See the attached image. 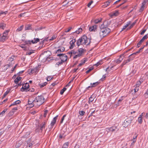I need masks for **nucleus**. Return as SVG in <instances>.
<instances>
[{"label": "nucleus", "mask_w": 148, "mask_h": 148, "mask_svg": "<svg viewBox=\"0 0 148 148\" xmlns=\"http://www.w3.org/2000/svg\"><path fill=\"white\" fill-rule=\"evenodd\" d=\"M106 22H105L100 27L99 36L101 38L107 36L111 32V30L106 26Z\"/></svg>", "instance_id": "1"}, {"label": "nucleus", "mask_w": 148, "mask_h": 148, "mask_svg": "<svg viewBox=\"0 0 148 148\" xmlns=\"http://www.w3.org/2000/svg\"><path fill=\"white\" fill-rule=\"evenodd\" d=\"M87 39L86 35H84L77 41L76 44L77 46L79 47L81 45H86L88 42Z\"/></svg>", "instance_id": "2"}, {"label": "nucleus", "mask_w": 148, "mask_h": 148, "mask_svg": "<svg viewBox=\"0 0 148 148\" xmlns=\"http://www.w3.org/2000/svg\"><path fill=\"white\" fill-rule=\"evenodd\" d=\"M45 98L42 95L38 96L34 100V102L36 103L37 106H39L44 102Z\"/></svg>", "instance_id": "3"}, {"label": "nucleus", "mask_w": 148, "mask_h": 148, "mask_svg": "<svg viewBox=\"0 0 148 148\" xmlns=\"http://www.w3.org/2000/svg\"><path fill=\"white\" fill-rule=\"evenodd\" d=\"M134 119V117L132 116H131L126 119L124 121L123 125L125 127H126L131 122V121Z\"/></svg>", "instance_id": "4"}, {"label": "nucleus", "mask_w": 148, "mask_h": 148, "mask_svg": "<svg viewBox=\"0 0 148 148\" xmlns=\"http://www.w3.org/2000/svg\"><path fill=\"white\" fill-rule=\"evenodd\" d=\"M58 115H57L55 117H54L53 118L52 121H51L50 125L48 126V128L47 129H48L49 131H50L53 127L54 126V125L56 123V120L57 119V118L58 117Z\"/></svg>", "instance_id": "5"}, {"label": "nucleus", "mask_w": 148, "mask_h": 148, "mask_svg": "<svg viewBox=\"0 0 148 148\" xmlns=\"http://www.w3.org/2000/svg\"><path fill=\"white\" fill-rule=\"evenodd\" d=\"M10 31V30H6L3 33V35H2V38L0 39L1 42H4L8 39L7 36Z\"/></svg>", "instance_id": "6"}, {"label": "nucleus", "mask_w": 148, "mask_h": 148, "mask_svg": "<svg viewBox=\"0 0 148 148\" xmlns=\"http://www.w3.org/2000/svg\"><path fill=\"white\" fill-rule=\"evenodd\" d=\"M34 40H32L31 41L29 40L27 41H25V44L28 45L29 44L30 45L32 43L33 44H35L37 43L38 42H39L40 41V39L38 38H34Z\"/></svg>", "instance_id": "7"}, {"label": "nucleus", "mask_w": 148, "mask_h": 148, "mask_svg": "<svg viewBox=\"0 0 148 148\" xmlns=\"http://www.w3.org/2000/svg\"><path fill=\"white\" fill-rule=\"evenodd\" d=\"M148 34L145 35L140 40V41L137 44L136 47L138 48L139 47L141 44L142 43L145 39H147L148 38Z\"/></svg>", "instance_id": "8"}, {"label": "nucleus", "mask_w": 148, "mask_h": 148, "mask_svg": "<svg viewBox=\"0 0 148 148\" xmlns=\"http://www.w3.org/2000/svg\"><path fill=\"white\" fill-rule=\"evenodd\" d=\"M29 87V83H26V84H24L23 85V87L21 88V90L22 92L27 91V89Z\"/></svg>", "instance_id": "9"}, {"label": "nucleus", "mask_w": 148, "mask_h": 148, "mask_svg": "<svg viewBox=\"0 0 148 148\" xmlns=\"http://www.w3.org/2000/svg\"><path fill=\"white\" fill-rule=\"evenodd\" d=\"M49 57L45 55L44 54H41L39 57V59L43 62H45L47 60Z\"/></svg>", "instance_id": "10"}, {"label": "nucleus", "mask_w": 148, "mask_h": 148, "mask_svg": "<svg viewBox=\"0 0 148 148\" xmlns=\"http://www.w3.org/2000/svg\"><path fill=\"white\" fill-rule=\"evenodd\" d=\"M118 125L116 124H115L114 126L109 128L110 131L112 132L117 131L119 129L118 127Z\"/></svg>", "instance_id": "11"}, {"label": "nucleus", "mask_w": 148, "mask_h": 148, "mask_svg": "<svg viewBox=\"0 0 148 148\" xmlns=\"http://www.w3.org/2000/svg\"><path fill=\"white\" fill-rule=\"evenodd\" d=\"M27 143L26 148H32V145L34 144L33 142H31L30 139H29L26 141Z\"/></svg>", "instance_id": "12"}, {"label": "nucleus", "mask_w": 148, "mask_h": 148, "mask_svg": "<svg viewBox=\"0 0 148 148\" xmlns=\"http://www.w3.org/2000/svg\"><path fill=\"white\" fill-rule=\"evenodd\" d=\"M67 56L65 55V54H63L62 56H60L61 61L64 62L66 61L67 59Z\"/></svg>", "instance_id": "13"}, {"label": "nucleus", "mask_w": 148, "mask_h": 148, "mask_svg": "<svg viewBox=\"0 0 148 148\" xmlns=\"http://www.w3.org/2000/svg\"><path fill=\"white\" fill-rule=\"evenodd\" d=\"M46 124V123L45 121H44L40 124L39 127H40V130L42 132L43 129H45V125Z\"/></svg>", "instance_id": "14"}, {"label": "nucleus", "mask_w": 148, "mask_h": 148, "mask_svg": "<svg viewBox=\"0 0 148 148\" xmlns=\"http://www.w3.org/2000/svg\"><path fill=\"white\" fill-rule=\"evenodd\" d=\"M76 42L75 39H73L72 40H71L70 42V46L69 47L70 49H72L73 48V47L75 46V43Z\"/></svg>", "instance_id": "15"}, {"label": "nucleus", "mask_w": 148, "mask_h": 148, "mask_svg": "<svg viewBox=\"0 0 148 148\" xmlns=\"http://www.w3.org/2000/svg\"><path fill=\"white\" fill-rule=\"evenodd\" d=\"M97 26L95 25L90 27L89 28V31L90 32H95L97 31Z\"/></svg>", "instance_id": "16"}, {"label": "nucleus", "mask_w": 148, "mask_h": 148, "mask_svg": "<svg viewBox=\"0 0 148 148\" xmlns=\"http://www.w3.org/2000/svg\"><path fill=\"white\" fill-rule=\"evenodd\" d=\"M124 54H123L120 56L119 58L115 61V62L117 64L120 63L123 60V58H121L122 56L124 57Z\"/></svg>", "instance_id": "17"}, {"label": "nucleus", "mask_w": 148, "mask_h": 148, "mask_svg": "<svg viewBox=\"0 0 148 148\" xmlns=\"http://www.w3.org/2000/svg\"><path fill=\"white\" fill-rule=\"evenodd\" d=\"M111 1L108 0L104 3V4L102 6V8H105L107 7V6H108L110 5Z\"/></svg>", "instance_id": "18"}, {"label": "nucleus", "mask_w": 148, "mask_h": 148, "mask_svg": "<svg viewBox=\"0 0 148 148\" xmlns=\"http://www.w3.org/2000/svg\"><path fill=\"white\" fill-rule=\"evenodd\" d=\"M65 48L64 47H62L60 49H59L56 51V53H58L60 52L64 51L65 50Z\"/></svg>", "instance_id": "19"}, {"label": "nucleus", "mask_w": 148, "mask_h": 148, "mask_svg": "<svg viewBox=\"0 0 148 148\" xmlns=\"http://www.w3.org/2000/svg\"><path fill=\"white\" fill-rule=\"evenodd\" d=\"M84 49L82 48H81L78 50L79 55L81 56L84 52Z\"/></svg>", "instance_id": "20"}, {"label": "nucleus", "mask_w": 148, "mask_h": 148, "mask_svg": "<svg viewBox=\"0 0 148 148\" xmlns=\"http://www.w3.org/2000/svg\"><path fill=\"white\" fill-rule=\"evenodd\" d=\"M22 78L21 77H18L14 79V82L15 84H18V82L21 80Z\"/></svg>", "instance_id": "21"}, {"label": "nucleus", "mask_w": 148, "mask_h": 148, "mask_svg": "<svg viewBox=\"0 0 148 148\" xmlns=\"http://www.w3.org/2000/svg\"><path fill=\"white\" fill-rule=\"evenodd\" d=\"M32 29L31 25L30 24H27L25 26V30H29Z\"/></svg>", "instance_id": "22"}, {"label": "nucleus", "mask_w": 148, "mask_h": 148, "mask_svg": "<svg viewBox=\"0 0 148 148\" xmlns=\"http://www.w3.org/2000/svg\"><path fill=\"white\" fill-rule=\"evenodd\" d=\"M37 70L38 67H36L33 69H31L30 72L31 73H36L37 71Z\"/></svg>", "instance_id": "23"}, {"label": "nucleus", "mask_w": 148, "mask_h": 148, "mask_svg": "<svg viewBox=\"0 0 148 148\" xmlns=\"http://www.w3.org/2000/svg\"><path fill=\"white\" fill-rule=\"evenodd\" d=\"M5 27L6 24L3 23H0V28L2 29H4Z\"/></svg>", "instance_id": "24"}, {"label": "nucleus", "mask_w": 148, "mask_h": 148, "mask_svg": "<svg viewBox=\"0 0 148 148\" xmlns=\"http://www.w3.org/2000/svg\"><path fill=\"white\" fill-rule=\"evenodd\" d=\"M142 5L141 6L140 8L139 9V11L140 12H142L144 10L145 8V4H143L142 3Z\"/></svg>", "instance_id": "25"}, {"label": "nucleus", "mask_w": 148, "mask_h": 148, "mask_svg": "<svg viewBox=\"0 0 148 148\" xmlns=\"http://www.w3.org/2000/svg\"><path fill=\"white\" fill-rule=\"evenodd\" d=\"M66 136V135H64V133H62V132L60 134H59V137L60 139H61L62 138H64Z\"/></svg>", "instance_id": "26"}, {"label": "nucleus", "mask_w": 148, "mask_h": 148, "mask_svg": "<svg viewBox=\"0 0 148 148\" xmlns=\"http://www.w3.org/2000/svg\"><path fill=\"white\" fill-rule=\"evenodd\" d=\"M69 143V142H67L64 143L62 148H67L68 147Z\"/></svg>", "instance_id": "27"}, {"label": "nucleus", "mask_w": 148, "mask_h": 148, "mask_svg": "<svg viewBox=\"0 0 148 148\" xmlns=\"http://www.w3.org/2000/svg\"><path fill=\"white\" fill-rule=\"evenodd\" d=\"M110 131L109 128H107L103 131V133L104 132V134H108L109 132Z\"/></svg>", "instance_id": "28"}, {"label": "nucleus", "mask_w": 148, "mask_h": 148, "mask_svg": "<svg viewBox=\"0 0 148 148\" xmlns=\"http://www.w3.org/2000/svg\"><path fill=\"white\" fill-rule=\"evenodd\" d=\"M47 84V82H45L43 83H39L38 84V86H40V88H42L43 87L45 86H46V85Z\"/></svg>", "instance_id": "29"}, {"label": "nucleus", "mask_w": 148, "mask_h": 148, "mask_svg": "<svg viewBox=\"0 0 148 148\" xmlns=\"http://www.w3.org/2000/svg\"><path fill=\"white\" fill-rule=\"evenodd\" d=\"M82 31V29L81 28H79L78 29V30L75 31V32H73V33H76L77 34H79L80 32H81Z\"/></svg>", "instance_id": "30"}, {"label": "nucleus", "mask_w": 148, "mask_h": 148, "mask_svg": "<svg viewBox=\"0 0 148 148\" xmlns=\"http://www.w3.org/2000/svg\"><path fill=\"white\" fill-rule=\"evenodd\" d=\"M142 114L140 115V116L138 118V122L140 124L142 123Z\"/></svg>", "instance_id": "31"}, {"label": "nucleus", "mask_w": 148, "mask_h": 148, "mask_svg": "<svg viewBox=\"0 0 148 148\" xmlns=\"http://www.w3.org/2000/svg\"><path fill=\"white\" fill-rule=\"evenodd\" d=\"M15 112V111L11 110L8 113V115L9 117L12 116Z\"/></svg>", "instance_id": "32"}, {"label": "nucleus", "mask_w": 148, "mask_h": 148, "mask_svg": "<svg viewBox=\"0 0 148 148\" xmlns=\"http://www.w3.org/2000/svg\"><path fill=\"white\" fill-rule=\"evenodd\" d=\"M94 97V96L93 95H92L90 97L88 101V102L90 103V102H92L93 101L94 99V98H93Z\"/></svg>", "instance_id": "33"}, {"label": "nucleus", "mask_w": 148, "mask_h": 148, "mask_svg": "<svg viewBox=\"0 0 148 148\" xmlns=\"http://www.w3.org/2000/svg\"><path fill=\"white\" fill-rule=\"evenodd\" d=\"M86 61V59H84V60H82L81 61V62L80 63L79 65H78V66H81L83 64H84Z\"/></svg>", "instance_id": "34"}, {"label": "nucleus", "mask_w": 148, "mask_h": 148, "mask_svg": "<svg viewBox=\"0 0 148 148\" xmlns=\"http://www.w3.org/2000/svg\"><path fill=\"white\" fill-rule=\"evenodd\" d=\"M99 82H95L93 83H91L90 85H91L92 86H93V87H95L97 85H98V84H99Z\"/></svg>", "instance_id": "35"}, {"label": "nucleus", "mask_w": 148, "mask_h": 148, "mask_svg": "<svg viewBox=\"0 0 148 148\" xmlns=\"http://www.w3.org/2000/svg\"><path fill=\"white\" fill-rule=\"evenodd\" d=\"M7 109L4 110L1 112L0 113V116H3L5 114V112L7 111Z\"/></svg>", "instance_id": "36"}, {"label": "nucleus", "mask_w": 148, "mask_h": 148, "mask_svg": "<svg viewBox=\"0 0 148 148\" xmlns=\"http://www.w3.org/2000/svg\"><path fill=\"white\" fill-rule=\"evenodd\" d=\"M23 27V25H22L20 27H18L16 30V31L18 32L21 31L22 30Z\"/></svg>", "instance_id": "37"}, {"label": "nucleus", "mask_w": 148, "mask_h": 148, "mask_svg": "<svg viewBox=\"0 0 148 148\" xmlns=\"http://www.w3.org/2000/svg\"><path fill=\"white\" fill-rule=\"evenodd\" d=\"M63 63V62H62V61H61L60 62H58L55 64V66H56V67H58L59 65H61Z\"/></svg>", "instance_id": "38"}, {"label": "nucleus", "mask_w": 148, "mask_h": 148, "mask_svg": "<svg viewBox=\"0 0 148 148\" xmlns=\"http://www.w3.org/2000/svg\"><path fill=\"white\" fill-rule=\"evenodd\" d=\"M66 88L65 87L64 88L62 89L60 91V93L61 95H62L64 92L66 90Z\"/></svg>", "instance_id": "39"}, {"label": "nucleus", "mask_w": 148, "mask_h": 148, "mask_svg": "<svg viewBox=\"0 0 148 148\" xmlns=\"http://www.w3.org/2000/svg\"><path fill=\"white\" fill-rule=\"evenodd\" d=\"M128 58H129L128 59H127V60H125V61L127 63L130 62L131 60H133L134 58V57H133L132 58L130 57H128Z\"/></svg>", "instance_id": "40"}, {"label": "nucleus", "mask_w": 148, "mask_h": 148, "mask_svg": "<svg viewBox=\"0 0 148 148\" xmlns=\"http://www.w3.org/2000/svg\"><path fill=\"white\" fill-rule=\"evenodd\" d=\"M119 14L118 11H116L115 12H114L112 14V16H117Z\"/></svg>", "instance_id": "41"}, {"label": "nucleus", "mask_w": 148, "mask_h": 148, "mask_svg": "<svg viewBox=\"0 0 148 148\" xmlns=\"http://www.w3.org/2000/svg\"><path fill=\"white\" fill-rule=\"evenodd\" d=\"M101 18L100 19H95L94 21V22L95 23L97 24V23L100 22H101Z\"/></svg>", "instance_id": "42"}, {"label": "nucleus", "mask_w": 148, "mask_h": 148, "mask_svg": "<svg viewBox=\"0 0 148 148\" xmlns=\"http://www.w3.org/2000/svg\"><path fill=\"white\" fill-rule=\"evenodd\" d=\"M143 81H142V82H141V81H138L136 83V86L138 87L140 85L141 83H142Z\"/></svg>", "instance_id": "43"}, {"label": "nucleus", "mask_w": 148, "mask_h": 148, "mask_svg": "<svg viewBox=\"0 0 148 148\" xmlns=\"http://www.w3.org/2000/svg\"><path fill=\"white\" fill-rule=\"evenodd\" d=\"M137 137V135H136L135 136H134L133 137V139L132 140L133 141V143H135L136 141V138Z\"/></svg>", "instance_id": "44"}, {"label": "nucleus", "mask_w": 148, "mask_h": 148, "mask_svg": "<svg viewBox=\"0 0 148 148\" xmlns=\"http://www.w3.org/2000/svg\"><path fill=\"white\" fill-rule=\"evenodd\" d=\"M94 69V68L93 67H92L90 68L88 70L86 71V74L88 73L89 72H90L92 70Z\"/></svg>", "instance_id": "45"}, {"label": "nucleus", "mask_w": 148, "mask_h": 148, "mask_svg": "<svg viewBox=\"0 0 148 148\" xmlns=\"http://www.w3.org/2000/svg\"><path fill=\"white\" fill-rule=\"evenodd\" d=\"M8 13L7 11H5V12H3V11H1L0 12V15H1L2 14H4V15H5Z\"/></svg>", "instance_id": "46"}, {"label": "nucleus", "mask_w": 148, "mask_h": 148, "mask_svg": "<svg viewBox=\"0 0 148 148\" xmlns=\"http://www.w3.org/2000/svg\"><path fill=\"white\" fill-rule=\"evenodd\" d=\"M79 113L80 115L83 116L85 113V112L83 111H79Z\"/></svg>", "instance_id": "47"}, {"label": "nucleus", "mask_w": 148, "mask_h": 148, "mask_svg": "<svg viewBox=\"0 0 148 148\" xmlns=\"http://www.w3.org/2000/svg\"><path fill=\"white\" fill-rule=\"evenodd\" d=\"M101 62H97L96 64H94V66H96V67H97L98 66H99V65L101 64Z\"/></svg>", "instance_id": "48"}, {"label": "nucleus", "mask_w": 148, "mask_h": 148, "mask_svg": "<svg viewBox=\"0 0 148 148\" xmlns=\"http://www.w3.org/2000/svg\"><path fill=\"white\" fill-rule=\"evenodd\" d=\"M29 105V107L31 108L33 107L34 105H36V103H32Z\"/></svg>", "instance_id": "49"}, {"label": "nucleus", "mask_w": 148, "mask_h": 148, "mask_svg": "<svg viewBox=\"0 0 148 148\" xmlns=\"http://www.w3.org/2000/svg\"><path fill=\"white\" fill-rule=\"evenodd\" d=\"M10 90H7L4 94L3 98L9 92Z\"/></svg>", "instance_id": "50"}, {"label": "nucleus", "mask_w": 148, "mask_h": 148, "mask_svg": "<svg viewBox=\"0 0 148 148\" xmlns=\"http://www.w3.org/2000/svg\"><path fill=\"white\" fill-rule=\"evenodd\" d=\"M124 1V2L123 3L121 4H120V5H119L117 6L116 8H118L120 6L123 5V4H124V3L126 2V1L127 0H123Z\"/></svg>", "instance_id": "51"}, {"label": "nucleus", "mask_w": 148, "mask_h": 148, "mask_svg": "<svg viewBox=\"0 0 148 148\" xmlns=\"http://www.w3.org/2000/svg\"><path fill=\"white\" fill-rule=\"evenodd\" d=\"M53 77H52L51 76H48L47 79V80L48 81H50Z\"/></svg>", "instance_id": "52"}, {"label": "nucleus", "mask_w": 148, "mask_h": 148, "mask_svg": "<svg viewBox=\"0 0 148 148\" xmlns=\"http://www.w3.org/2000/svg\"><path fill=\"white\" fill-rule=\"evenodd\" d=\"M136 23V22H135L132 23V24L130 25V26L129 27V29H131L132 28L133 26L135 25V24Z\"/></svg>", "instance_id": "53"}, {"label": "nucleus", "mask_w": 148, "mask_h": 148, "mask_svg": "<svg viewBox=\"0 0 148 148\" xmlns=\"http://www.w3.org/2000/svg\"><path fill=\"white\" fill-rule=\"evenodd\" d=\"M127 63H126V62L125 61V60L123 62L122 64H121V67H122L124 65L126 64Z\"/></svg>", "instance_id": "54"}, {"label": "nucleus", "mask_w": 148, "mask_h": 148, "mask_svg": "<svg viewBox=\"0 0 148 148\" xmlns=\"http://www.w3.org/2000/svg\"><path fill=\"white\" fill-rule=\"evenodd\" d=\"M48 38H45V39H44L42 41V43L43 44L45 41H47L48 42V41L49 39H48Z\"/></svg>", "instance_id": "55"}, {"label": "nucleus", "mask_w": 148, "mask_h": 148, "mask_svg": "<svg viewBox=\"0 0 148 148\" xmlns=\"http://www.w3.org/2000/svg\"><path fill=\"white\" fill-rule=\"evenodd\" d=\"M81 56L79 55V54L78 53L77 54L75 55V56L73 57V59H75L77 58L78 57H80Z\"/></svg>", "instance_id": "56"}, {"label": "nucleus", "mask_w": 148, "mask_h": 148, "mask_svg": "<svg viewBox=\"0 0 148 148\" xmlns=\"http://www.w3.org/2000/svg\"><path fill=\"white\" fill-rule=\"evenodd\" d=\"M66 116V115H64L63 116L60 121V123H62L63 122V121L64 120V118Z\"/></svg>", "instance_id": "57"}, {"label": "nucleus", "mask_w": 148, "mask_h": 148, "mask_svg": "<svg viewBox=\"0 0 148 148\" xmlns=\"http://www.w3.org/2000/svg\"><path fill=\"white\" fill-rule=\"evenodd\" d=\"M21 144L19 143H17L15 145V147L16 148H18L21 146Z\"/></svg>", "instance_id": "58"}, {"label": "nucleus", "mask_w": 148, "mask_h": 148, "mask_svg": "<svg viewBox=\"0 0 148 148\" xmlns=\"http://www.w3.org/2000/svg\"><path fill=\"white\" fill-rule=\"evenodd\" d=\"M138 90V87L136 86V87L135 88V89H134V92H137Z\"/></svg>", "instance_id": "59"}, {"label": "nucleus", "mask_w": 148, "mask_h": 148, "mask_svg": "<svg viewBox=\"0 0 148 148\" xmlns=\"http://www.w3.org/2000/svg\"><path fill=\"white\" fill-rule=\"evenodd\" d=\"M21 103V101L19 100H18L15 101V103L16 105L19 104Z\"/></svg>", "instance_id": "60"}, {"label": "nucleus", "mask_w": 148, "mask_h": 148, "mask_svg": "<svg viewBox=\"0 0 148 148\" xmlns=\"http://www.w3.org/2000/svg\"><path fill=\"white\" fill-rule=\"evenodd\" d=\"M93 87V86H89L87 87L86 89L85 90H89L90 88H92Z\"/></svg>", "instance_id": "61"}, {"label": "nucleus", "mask_w": 148, "mask_h": 148, "mask_svg": "<svg viewBox=\"0 0 148 148\" xmlns=\"http://www.w3.org/2000/svg\"><path fill=\"white\" fill-rule=\"evenodd\" d=\"M146 29H143L142 32L140 33V34L141 35H143L145 33V32L146 31Z\"/></svg>", "instance_id": "62"}, {"label": "nucleus", "mask_w": 148, "mask_h": 148, "mask_svg": "<svg viewBox=\"0 0 148 148\" xmlns=\"http://www.w3.org/2000/svg\"><path fill=\"white\" fill-rule=\"evenodd\" d=\"M47 112H48V110H45V111L44 112L45 113H44V115H43V116H44V117H46Z\"/></svg>", "instance_id": "63"}, {"label": "nucleus", "mask_w": 148, "mask_h": 148, "mask_svg": "<svg viewBox=\"0 0 148 148\" xmlns=\"http://www.w3.org/2000/svg\"><path fill=\"white\" fill-rule=\"evenodd\" d=\"M56 38V37L55 36H52L51 37V38L49 39V41H52L54 39H55Z\"/></svg>", "instance_id": "64"}]
</instances>
